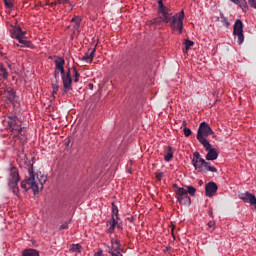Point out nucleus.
<instances>
[{
  "label": "nucleus",
  "mask_w": 256,
  "mask_h": 256,
  "mask_svg": "<svg viewBox=\"0 0 256 256\" xmlns=\"http://www.w3.org/2000/svg\"><path fill=\"white\" fill-rule=\"evenodd\" d=\"M8 173V187L14 195L19 197V181H21L19 170L11 164Z\"/></svg>",
  "instance_id": "obj_4"
},
{
  "label": "nucleus",
  "mask_w": 256,
  "mask_h": 256,
  "mask_svg": "<svg viewBox=\"0 0 256 256\" xmlns=\"http://www.w3.org/2000/svg\"><path fill=\"white\" fill-rule=\"evenodd\" d=\"M90 87H93V84H89Z\"/></svg>",
  "instance_id": "obj_42"
},
{
  "label": "nucleus",
  "mask_w": 256,
  "mask_h": 256,
  "mask_svg": "<svg viewBox=\"0 0 256 256\" xmlns=\"http://www.w3.org/2000/svg\"><path fill=\"white\" fill-rule=\"evenodd\" d=\"M185 19V11L181 10L178 14L172 16L168 22L172 31H178L179 35L183 34V21Z\"/></svg>",
  "instance_id": "obj_6"
},
{
  "label": "nucleus",
  "mask_w": 256,
  "mask_h": 256,
  "mask_svg": "<svg viewBox=\"0 0 256 256\" xmlns=\"http://www.w3.org/2000/svg\"><path fill=\"white\" fill-rule=\"evenodd\" d=\"M157 3H158V5H159L158 10L165 8V5H163V0H158Z\"/></svg>",
  "instance_id": "obj_33"
},
{
  "label": "nucleus",
  "mask_w": 256,
  "mask_h": 256,
  "mask_svg": "<svg viewBox=\"0 0 256 256\" xmlns=\"http://www.w3.org/2000/svg\"><path fill=\"white\" fill-rule=\"evenodd\" d=\"M55 5H62L61 0H56V1H55Z\"/></svg>",
  "instance_id": "obj_37"
},
{
  "label": "nucleus",
  "mask_w": 256,
  "mask_h": 256,
  "mask_svg": "<svg viewBox=\"0 0 256 256\" xmlns=\"http://www.w3.org/2000/svg\"><path fill=\"white\" fill-rule=\"evenodd\" d=\"M8 127L11 130V132L14 134L15 137H17V135H21V133H23V127H21V125L17 124V117H8Z\"/></svg>",
  "instance_id": "obj_10"
},
{
  "label": "nucleus",
  "mask_w": 256,
  "mask_h": 256,
  "mask_svg": "<svg viewBox=\"0 0 256 256\" xmlns=\"http://www.w3.org/2000/svg\"><path fill=\"white\" fill-rule=\"evenodd\" d=\"M209 147H204L206 149V151H208L207 155H206V160L207 161H215L217 159V157H219V151H217L216 148H212L211 147V143H209Z\"/></svg>",
  "instance_id": "obj_13"
},
{
  "label": "nucleus",
  "mask_w": 256,
  "mask_h": 256,
  "mask_svg": "<svg viewBox=\"0 0 256 256\" xmlns=\"http://www.w3.org/2000/svg\"><path fill=\"white\" fill-rule=\"evenodd\" d=\"M226 21V25H229V21L225 20Z\"/></svg>",
  "instance_id": "obj_39"
},
{
  "label": "nucleus",
  "mask_w": 256,
  "mask_h": 256,
  "mask_svg": "<svg viewBox=\"0 0 256 256\" xmlns=\"http://www.w3.org/2000/svg\"><path fill=\"white\" fill-rule=\"evenodd\" d=\"M183 132H184L185 137H191V135H192V133H193V132L191 131V129H189V128H187V127H184Z\"/></svg>",
  "instance_id": "obj_27"
},
{
  "label": "nucleus",
  "mask_w": 256,
  "mask_h": 256,
  "mask_svg": "<svg viewBox=\"0 0 256 256\" xmlns=\"http://www.w3.org/2000/svg\"><path fill=\"white\" fill-rule=\"evenodd\" d=\"M238 197L239 199H241V201H243L244 203H248L249 205H252L254 209H256V196L253 193H240Z\"/></svg>",
  "instance_id": "obj_11"
},
{
  "label": "nucleus",
  "mask_w": 256,
  "mask_h": 256,
  "mask_svg": "<svg viewBox=\"0 0 256 256\" xmlns=\"http://www.w3.org/2000/svg\"><path fill=\"white\" fill-rule=\"evenodd\" d=\"M28 173L29 177L21 182V187L26 191L32 189L34 195H37L43 189L45 183H47V175H43L41 172L35 173L33 166L28 168Z\"/></svg>",
  "instance_id": "obj_2"
},
{
  "label": "nucleus",
  "mask_w": 256,
  "mask_h": 256,
  "mask_svg": "<svg viewBox=\"0 0 256 256\" xmlns=\"http://www.w3.org/2000/svg\"><path fill=\"white\" fill-rule=\"evenodd\" d=\"M70 251H72V253L79 254L83 251V246H81V244H72L70 246Z\"/></svg>",
  "instance_id": "obj_22"
},
{
  "label": "nucleus",
  "mask_w": 256,
  "mask_h": 256,
  "mask_svg": "<svg viewBox=\"0 0 256 256\" xmlns=\"http://www.w3.org/2000/svg\"><path fill=\"white\" fill-rule=\"evenodd\" d=\"M217 189L219 188L215 182H209L208 184H206V187H205L206 197H214L215 193H217Z\"/></svg>",
  "instance_id": "obj_14"
},
{
  "label": "nucleus",
  "mask_w": 256,
  "mask_h": 256,
  "mask_svg": "<svg viewBox=\"0 0 256 256\" xmlns=\"http://www.w3.org/2000/svg\"><path fill=\"white\" fill-rule=\"evenodd\" d=\"M109 253L112 256H123V254H121V244L118 240H112V248Z\"/></svg>",
  "instance_id": "obj_15"
},
{
  "label": "nucleus",
  "mask_w": 256,
  "mask_h": 256,
  "mask_svg": "<svg viewBox=\"0 0 256 256\" xmlns=\"http://www.w3.org/2000/svg\"><path fill=\"white\" fill-rule=\"evenodd\" d=\"M209 229H212V231H215V221L211 220L208 222Z\"/></svg>",
  "instance_id": "obj_30"
},
{
  "label": "nucleus",
  "mask_w": 256,
  "mask_h": 256,
  "mask_svg": "<svg viewBox=\"0 0 256 256\" xmlns=\"http://www.w3.org/2000/svg\"><path fill=\"white\" fill-rule=\"evenodd\" d=\"M72 23L77 24L78 26L81 25V17L79 16H75L74 18H72Z\"/></svg>",
  "instance_id": "obj_29"
},
{
  "label": "nucleus",
  "mask_w": 256,
  "mask_h": 256,
  "mask_svg": "<svg viewBox=\"0 0 256 256\" xmlns=\"http://www.w3.org/2000/svg\"><path fill=\"white\" fill-rule=\"evenodd\" d=\"M233 35L237 39L238 45H243L245 41V34L243 33V21L241 19H236L233 26Z\"/></svg>",
  "instance_id": "obj_8"
},
{
  "label": "nucleus",
  "mask_w": 256,
  "mask_h": 256,
  "mask_svg": "<svg viewBox=\"0 0 256 256\" xmlns=\"http://www.w3.org/2000/svg\"><path fill=\"white\" fill-rule=\"evenodd\" d=\"M173 188L175 189L178 203H180V205H186L189 207V205H191V197H189V194H187V189L178 187L177 184H174Z\"/></svg>",
  "instance_id": "obj_7"
},
{
  "label": "nucleus",
  "mask_w": 256,
  "mask_h": 256,
  "mask_svg": "<svg viewBox=\"0 0 256 256\" xmlns=\"http://www.w3.org/2000/svg\"><path fill=\"white\" fill-rule=\"evenodd\" d=\"M172 237H175V234L172 232Z\"/></svg>",
  "instance_id": "obj_41"
},
{
  "label": "nucleus",
  "mask_w": 256,
  "mask_h": 256,
  "mask_svg": "<svg viewBox=\"0 0 256 256\" xmlns=\"http://www.w3.org/2000/svg\"><path fill=\"white\" fill-rule=\"evenodd\" d=\"M230 1L234 3V5H238V7H240V9H242L244 13H247V11H249L247 0H230Z\"/></svg>",
  "instance_id": "obj_18"
},
{
  "label": "nucleus",
  "mask_w": 256,
  "mask_h": 256,
  "mask_svg": "<svg viewBox=\"0 0 256 256\" xmlns=\"http://www.w3.org/2000/svg\"><path fill=\"white\" fill-rule=\"evenodd\" d=\"M5 7L8 9H13V1L12 0H3Z\"/></svg>",
  "instance_id": "obj_26"
},
{
  "label": "nucleus",
  "mask_w": 256,
  "mask_h": 256,
  "mask_svg": "<svg viewBox=\"0 0 256 256\" xmlns=\"http://www.w3.org/2000/svg\"><path fill=\"white\" fill-rule=\"evenodd\" d=\"M90 87H93V84H89Z\"/></svg>",
  "instance_id": "obj_43"
},
{
  "label": "nucleus",
  "mask_w": 256,
  "mask_h": 256,
  "mask_svg": "<svg viewBox=\"0 0 256 256\" xmlns=\"http://www.w3.org/2000/svg\"><path fill=\"white\" fill-rule=\"evenodd\" d=\"M11 37L13 39H17V41H19V43H21V45H24L25 47H29L30 42L25 39V31H23L21 29V27L17 26L14 27L12 30V34Z\"/></svg>",
  "instance_id": "obj_9"
},
{
  "label": "nucleus",
  "mask_w": 256,
  "mask_h": 256,
  "mask_svg": "<svg viewBox=\"0 0 256 256\" xmlns=\"http://www.w3.org/2000/svg\"><path fill=\"white\" fill-rule=\"evenodd\" d=\"M183 126L186 127L187 126V121L183 120Z\"/></svg>",
  "instance_id": "obj_38"
},
{
  "label": "nucleus",
  "mask_w": 256,
  "mask_h": 256,
  "mask_svg": "<svg viewBox=\"0 0 256 256\" xmlns=\"http://www.w3.org/2000/svg\"><path fill=\"white\" fill-rule=\"evenodd\" d=\"M159 13H161L162 15V21L164 23H169V21H171V10L167 7H164V8H160L159 10Z\"/></svg>",
  "instance_id": "obj_16"
},
{
  "label": "nucleus",
  "mask_w": 256,
  "mask_h": 256,
  "mask_svg": "<svg viewBox=\"0 0 256 256\" xmlns=\"http://www.w3.org/2000/svg\"><path fill=\"white\" fill-rule=\"evenodd\" d=\"M186 191L187 195H191L192 197H194L195 193H197V189H195L193 186H187Z\"/></svg>",
  "instance_id": "obj_24"
},
{
  "label": "nucleus",
  "mask_w": 256,
  "mask_h": 256,
  "mask_svg": "<svg viewBox=\"0 0 256 256\" xmlns=\"http://www.w3.org/2000/svg\"><path fill=\"white\" fill-rule=\"evenodd\" d=\"M248 3L250 7H253V9H256V0H248Z\"/></svg>",
  "instance_id": "obj_32"
},
{
  "label": "nucleus",
  "mask_w": 256,
  "mask_h": 256,
  "mask_svg": "<svg viewBox=\"0 0 256 256\" xmlns=\"http://www.w3.org/2000/svg\"><path fill=\"white\" fill-rule=\"evenodd\" d=\"M1 95L5 103H13V101H15V91L11 88L4 90Z\"/></svg>",
  "instance_id": "obj_12"
},
{
  "label": "nucleus",
  "mask_w": 256,
  "mask_h": 256,
  "mask_svg": "<svg viewBox=\"0 0 256 256\" xmlns=\"http://www.w3.org/2000/svg\"><path fill=\"white\" fill-rule=\"evenodd\" d=\"M94 256H103V250H99L94 254Z\"/></svg>",
  "instance_id": "obj_35"
},
{
  "label": "nucleus",
  "mask_w": 256,
  "mask_h": 256,
  "mask_svg": "<svg viewBox=\"0 0 256 256\" xmlns=\"http://www.w3.org/2000/svg\"><path fill=\"white\" fill-rule=\"evenodd\" d=\"M194 157L192 159V164L198 173H205V171H209L210 173H217V168L215 166H212L211 163L205 161L201 157V154L199 152H194Z\"/></svg>",
  "instance_id": "obj_3"
},
{
  "label": "nucleus",
  "mask_w": 256,
  "mask_h": 256,
  "mask_svg": "<svg viewBox=\"0 0 256 256\" xmlns=\"http://www.w3.org/2000/svg\"><path fill=\"white\" fill-rule=\"evenodd\" d=\"M17 47H23V45H19V44H17Z\"/></svg>",
  "instance_id": "obj_40"
},
{
  "label": "nucleus",
  "mask_w": 256,
  "mask_h": 256,
  "mask_svg": "<svg viewBox=\"0 0 256 256\" xmlns=\"http://www.w3.org/2000/svg\"><path fill=\"white\" fill-rule=\"evenodd\" d=\"M184 45H185L186 51H189V49H191V47H193V45H195V42H193L189 39H186L184 42Z\"/></svg>",
  "instance_id": "obj_25"
},
{
  "label": "nucleus",
  "mask_w": 256,
  "mask_h": 256,
  "mask_svg": "<svg viewBox=\"0 0 256 256\" xmlns=\"http://www.w3.org/2000/svg\"><path fill=\"white\" fill-rule=\"evenodd\" d=\"M53 94H57V91H59V84H53L52 85Z\"/></svg>",
  "instance_id": "obj_31"
},
{
  "label": "nucleus",
  "mask_w": 256,
  "mask_h": 256,
  "mask_svg": "<svg viewBox=\"0 0 256 256\" xmlns=\"http://www.w3.org/2000/svg\"><path fill=\"white\" fill-rule=\"evenodd\" d=\"M156 179L157 181H161V179H163V172H160L156 175Z\"/></svg>",
  "instance_id": "obj_34"
},
{
  "label": "nucleus",
  "mask_w": 256,
  "mask_h": 256,
  "mask_svg": "<svg viewBox=\"0 0 256 256\" xmlns=\"http://www.w3.org/2000/svg\"><path fill=\"white\" fill-rule=\"evenodd\" d=\"M71 223V220H69L68 222H64L62 225H60L59 230H63V229H69V224Z\"/></svg>",
  "instance_id": "obj_28"
},
{
  "label": "nucleus",
  "mask_w": 256,
  "mask_h": 256,
  "mask_svg": "<svg viewBox=\"0 0 256 256\" xmlns=\"http://www.w3.org/2000/svg\"><path fill=\"white\" fill-rule=\"evenodd\" d=\"M0 75L2 79H8L9 78V72H7V68H4V66L0 65Z\"/></svg>",
  "instance_id": "obj_23"
},
{
  "label": "nucleus",
  "mask_w": 256,
  "mask_h": 256,
  "mask_svg": "<svg viewBox=\"0 0 256 256\" xmlns=\"http://www.w3.org/2000/svg\"><path fill=\"white\" fill-rule=\"evenodd\" d=\"M74 71L73 78L71 77V68H68L65 72V59L63 57H57L55 60V77L61 73L62 83L64 87V93H67V91H71L73 87V81L74 83H79V79L81 77V74L77 70L75 66L72 67Z\"/></svg>",
  "instance_id": "obj_1"
},
{
  "label": "nucleus",
  "mask_w": 256,
  "mask_h": 256,
  "mask_svg": "<svg viewBox=\"0 0 256 256\" xmlns=\"http://www.w3.org/2000/svg\"><path fill=\"white\" fill-rule=\"evenodd\" d=\"M166 251L169 252V248H166Z\"/></svg>",
  "instance_id": "obj_44"
},
{
  "label": "nucleus",
  "mask_w": 256,
  "mask_h": 256,
  "mask_svg": "<svg viewBox=\"0 0 256 256\" xmlns=\"http://www.w3.org/2000/svg\"><path fill=\"white\" fill-rule=\"evenodd\" d=\"M22 256H39V251L36 249H25L22 252Z\"/></svg>",
  "instance_id": "obj_20"
},
{
  "label": "nucleus",
  "mask_w": 256,
  "mask_h": 256,
  "mask_svg": "<svg viewBox=\"0 0 256 256\" xmlns=\"http://www.w3.org/2000/svg\"><path fill=\"white\" fill-rule=\"evenodd\" d=\"M174 151H173V147L168 146V152L167 154L164 156V161H166L167 163H169V161H171V159H173V155H174Z\"/></svg>",
  "instance_id": "obj_21"
},
{
  "label": "nucleus",
  "mask_w": 256,
  "mask_h": 256,
  "mask_svg": "<svg viewBox=\"0 0 256 256\" xmlns=\"http://www.w3.org/2000/svg\"><path fill=\"white\" fill-rule=\"evenodd\" d=\"M95 51L96 48L89 49L85 55L82 57V61H85L86 63H93V59L95 57Z\"/></svg>",
  "instance_id": "obj_17"
},
{
  "label": "nucleus",
  "mask_w": 256,
  "mask_h": 256,
  "mask_svg": "<svg viewBox=\"0 0 256 256\" xmlns=\"http://www.w3.org/2000/svg\"><path fill=\"white\" fill-rule=\"evenodd\" d=\"M117 225V220H115V217H112V220L107 222L108 228V233H113L115 231V227Z\"/></svg>",
  "instance_id": "obj_19"
},
{
  "label": "nucleus",
  "mask_w": 256,
  "mask_h": 256,
  "mask_svg": "<svg viewBox=\"0 0 256 256\" xmlns=\"http://www.w3.org/2000/svg\"><path fill=\"white\" fill-rule=\"evenodd\" d=\"M62 5H66V3H69V0H60Z\"/></svg>",
  "instance_id": "obj_36"
},
{
  "label": "nucleus",
  "mask_w": 256,
  "mask_h": 256,
  "mask_svg": "<svg viewBox=\"0 0 256 256\" xmlns=\"http://www.w3.org/2000/svg\"><path fill=\"white\" fill-rule=\"evenodd\" d=\"M209 135H213V129H211V126H209L207 122H202L198 128L196 137L199 143L203 145V147H207V148L210 147L209 142L205 138V137H209Z\"/></svg>",
  "instance_id": "obj_5"
}]
</instances>
